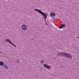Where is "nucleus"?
Returning a JSON list of instances; mask_svg holds the SVG:
<instances>
[{
	"mask_svg": "<svg viewBox=\"0 0 79 79\" xmlns=\"http://www.w3.org/2000/svg\"><path fill=\"white\" fill-rule=\"evenodd\" d=\"M3 67L6 69H8L9 67H8V66L6 64H4L3 65Z\"/></svg>",
	"mask_w": 79,
	"mask_h": 79,
	"instance_id": "0eeeda50",
	"label": "nucleus"
},
{
	"mask_svg": "<svg viewBox=\"0 0 79 79\" xmlns=\"http://www.w3.org/2000/svg\"><path fill=\"white\" fill-rule=\"evenodd\" d=\"M40 62L41 63H44V61L43 60H41Z\"/></svg>",
	"mask_w": 79,
	"mask_h": 79,
	"instance_id": "9b49d317",
	"label": "nucleus"
},
{
	"mask_svg": "<svg viewBox=\"0 0 79 79\" xmlns=\"http://www.w3.org/2000/svg\"><path fill=\"white\" fill-rule=\"evenodd\" d=\"M34 10L35 11H37L42 16H44V19H46L47 18V14H45V13L43 12L42 11L39 9H34Z\"/></svg>",
	"mask_w": 79,
	"mask_h": 79,
	"instance_id": "f03ea898",
	"label": "nucleus"
},
{
	"mask_svg": "<svg viewBox=\"0 0 79 79\" xmlns=\"http://www.w3.org/2000/svg\"><path fill=\"white\" fill-rule=\"evenodd\" d=\"M66 26L64 24H61L59 27V29H63V27H65Z\"/></svg>",
	"mask_w": 79,
	"mask_h": 79,
	"instance_id": "39448f33",
	"label": "nucleus"
},
{
	"mask_svg": "<svg viewBox=\"0 0 79 79\" xmlns=\"http://www.w3.org/2000/svg\"><path fill=\"white\" fill-rule=\"evenodd\" d=\"M19 60H17V61H16V62H17V63H18V62H19Z\"/></svg>",
	"mask_w": 79,
	"mask_h": 79,
	"instance_id": "f8f14e48",
	"label": "nucleus"
},
{
	"mask_svg": "<svg viewBox=\"0 0 79 79\" xmlns=\"http://www.w3.org/2000/svg\"><path fill=\"white\" fill-rule=\"evenodd\" d=\"M43 66L44 68H47L48 70H50V69L51 68V67L50 66L47 65V64H44Z\"/></svg>",
	"mask_w": 79,
	"mask_h": 79,
	"instance_id": "7ed1b4c3",
	"label": "nucleus"
},
{
	"mask_svg": "<svg viewBox=\"0 0 79 79\" xmlns=\"http://www.w3.org/2000/svg\"><path fill=\"white\" fill-rule=\"evenodd\" d=\"M0 53H3L2 52L0 51Z\"/></svg>",
	"mask_w": 79,
	"mask_h": 79,
	"instance_id": "ddd939ff",
	"label": "nucleus"
},
{
	"mask_svg": "<svg viewBox=\"0 0 79 79\" xmlns=\"http://www.w3.org/2000/svg\"><path fill=\"white\" fill-rule=\"evenodd\" d=\"M22 29H23V30H26L27 28V27L25 25H23L21 26Z\"/></svg>",
	"mask_w": 79,
	"mask_h": 79,
	"instance_id": "20e7f679",
	"label": "nucleus"
},
{
	"mask_svg": "<svg viewBox=\"0 0 79 79\" xmlns=\"http://www.w3.org/2000/svg\"><path fill=\"white\" fill-rule=\"evenodd\" d=\"M6 41L7 42H9V44H10L11 43V41H10L8 39H6Z\"/></svg>",
	"mask_w": 79,
	"mask_h": 79,
	"instance_id": "1a4fd4ad",
	"label": "nucleus"
},
{
	"mask_svg": "<svg viewBox=\"0 0 79 79\" xmlns=\"http://www.w3.org/2000/svg\"><path fill=\"white\" fill-rule=\"evenodd\" d=\"M10 44H11V45H13L15 47H16V45H15V44H14L12 42H11V43H10Z\"/></svg>",
	"mask_w": 79,
	"mask_h": 79,
	"instance_id": "9d476101",
	"label": "nucleus"
},
{
	"mask_svg": "<svg viewBox=\"0 0 79 79\" xmlns=\"http://www.w3.org/2000/svg\"><path fill=\"white\" fill-rule=\"evenodd\" d=\"M57 55L58 56H65V57L68 58H72V56L68 53L65 52L63 53L61 52H60L58 53Z\"/></svg>",
	"mask_w": 79,
	"mask_h": 79,
	"instance_id": "f257e3e1",
	"label": "nucleus"
},
{
	"mask_svg": "<svg viewBox=\"0 0 79 79\" xmlns=\"http://www.w3.org/2000/svg\"><path fill=\"white\" fill-rule=\"evenodd\" d=\"M4 62L2 61H0V65L1 66H3L4 65Z\"/></svg>",
	"mask_w": 79,
	"mask_h": 79,
	"instance_id": "6e6552de",
	"label": "nucleus"
},
{
	"mask_svg": "<svg viewBox=\"0 0 79 79\" xmlns=\"http://www.w3.org/2000/svg\"><path fill=\"white\" fill-rule=\"evenodd\" d=\"M50 16L52 17L55 16L56 14L54 12H52L50 14Z\"/></svg>",
	"mask_w": 79,
	"mask_h": 79,
	"instance_id": "423d86ee",
	"label": "nucleus"
}]
</instances>
